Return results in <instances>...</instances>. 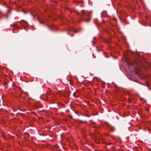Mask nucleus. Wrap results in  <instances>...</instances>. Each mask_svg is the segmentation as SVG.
<instances>
[{
  "mask_svg": "<svg viewBox=\"0 0 151 151\" xmlns=\"http://www.w3.org/2000/svg\"><path fill=\"white\" fill-rule=\"evenodd\" d=\"M81 22V21H79V23H80Z\"/></svg>",
  "mask_w": 151,
  "mask_h": 151,
  "instance_id": "nucleus-7",
  "label": "nucleus"
},
{
  "mask_svg": "<svg viewBox=\"0 0 151 151\" xmlns=\"http://www.w3.org/2000/svg\"><path fill=\"white\" fill-rule=\"evenodd\" d=\"M68 34H69V32H68Z\"/></svg>",
  "mask_w": 151,
  "mask_h": 151,
  "instance_id": "nucleus-9",
  "label": "nucleus"
},
{
  "mask_svg": "<svg viewBox=\"0 0 151 151\" xmlns=\"http://www.w3.org/2000/svg\"><path fill=\"white\" fill-rule=\"evenodd\" d=\"M101 15H102V13H101Z\"/></svg>",
  "mask_w": 151,
  "mask_h": 151,
  "instance_id": "nucleus-8",
  "label": "nucleus"
},
{
  "mask_svg": "<svg viewBox=\"0 0 151 151\" xmlns=\"http://www.w3.org/2000/svg\"><path fill=\"white\" fill-rule=\"evenodd\" d=\"M30 14L31 15V16L33 17V19H34L35 16H34V15H33V14H32V13H31V12L30 13Z\"/></svg>",
  "mask_w": 151,
  "mask_h": 151,
  "instance_id": "nucleus-3",
  "label": "nucleus"
},
{
  "mask_svg": "<svg viewBox=\"0 0 151 151\" xmlns=\"http://www.w3.org/2000/svg\"><path fill=\"white\" fill-rule=\"evenodd\" d=\"M127 64L129 65H133V63H129L128 62H127Z\"/></svg>",
  "mask_w": 151,
  "mask_h": 151,
  "instance_id": "nucleus-4",
  "label": "nucleus"
},
{
  "mask_svg": "<svg viewBox=\"0 0 151 151\" xmlns=\"http://www.w3.org/2000/svg\"><path fill=\"white\" fill-rule=\"evenodd\" d=\"M90 12H87V11H85L82 10L81 11V14H79L78 12L77 13L82 18L83 20L86 22H87L90 21V15L89 13Z\"/></svg>",
  "mask_w": 151,
  "mask_h": 151,
  "instance_id": "nucleus-1",
  "label": "nucleus"
},
{
  "mask_svg": "<svg viewBox=\"0 0 151 151\" xmlns=\"http://www.w3.org/2000/svg\"><path fill=\"white\" fill-rule=\"evenodd\" d=\"M21 24L23 25L24 29L27 30L28 29L27 23L24 21H22L21 22Z\"/></svg>",
  "mask_w": 151,
  "mask_h": 151,
  "instance_id": "nucleus-2",
  "label": "nucleus"
},
{
  "mask_svg": "<svg viewBox=\"0 0 151 151\" xmlns=\"http://www.w3.org/2000/svg\"><path fill=\"white\" fill-rule=\"evenodd\" d=\"M73 31H74L75 32H77V31H76V30H73Z\"/></svg>",
  "mask_w": 151,
  "mask_h": 151,
  "instance_id": "nucleus-6",
  "label": "nucleus"
},
{
  "mask_svg": "<svg viewBox=\"0 0 151 151\" xmlns=\"http://www.w3.org/2000/svg\"><path fill=\"white\" fill-rule=\"evenodd\" d=\"M38 21H39V22H40V23L41 24H43L44 23L43 21L41 22L40 21L39 19H38Z\"/></svg>",
  "mask_w": 151,
  "mask_h": 151,
  "instance_id": "nucleus-5",
  "label": "nucleus"
}]
</instances>
